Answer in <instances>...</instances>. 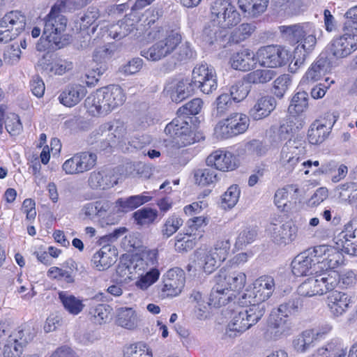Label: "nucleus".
<instances>
[{"mask_svg":"<svg viewBox=\"0 0 357 357\" xmlns=\"http://www.w3.org/2000/svg\"><path fill=\"white\" fill-rule=\"evenodd\" d=\"M68 3V0H59L52 7L50 12L45 18L43 36H45L46 44H37V50L43 51L49 47L61 49L70 43V36L64 33L68 20L61 14L65 12Z\"/></svg>","mask_w":357,"mask_h":357,"instance_id":"nucleus-1","label":"nucleus"},{"mask_svg":"<svg viewBox=\"0 0 357 357\" xmlns=\"http://www.w3.org/2000/svg\"><path fill=\"white\" fill-rule=\"evenodd\" d=\"M126 97L123 89L119 85H109L98 89L86 98V107L93 114H107L121 106Z\"/></svg>","mask_w":357,"mask_h":357,"instance_id":"nucleus-2","label":"nucleus"},{"mask_svg":"<svg viewBox=\"0 0 357 357\" xmlns=\"http://www.w3.org/2000/svg\"><path fill=\"white\" fill-rule=\"evenodd\" d=\"M211 22L222 29H231L241 20L240 13L229 1L215 0L210 6Z\"/></svg>","mask_w":357,"mask_h":357,"instance_id":"nucleus-3","label":"nucleus"},{"mask_svg":"<svg viewBox=\"0 0 357 357\" xmlns=\"http://www.w3.org/2000/svg\"><path fill=\"white\" fill-rule=\"evenodd\" d=\"M279 30L286 39L299 43L296 47H301L307 51L312 52L317 44V29L312 23L280 26Z\"/></svg>","mask_w":357,"mask_h":357,"instance_id":"nucleus-4","label":"nucleus"},{"mask_svg":"<svg viewBox=\"0 0 357 357\" xmlns=\"http://www.w3.org/2000/svg\"><path fill=\"white\" fill-rule=\"evenodd\" d=\"M252 289H246L238 298L242 305H263L275 290V281L272 276L262 275L255 280Z\"/></svg>","mask_w":357,"mask_h":357,"instance_id":"nucleus-5","label":"nucleus"},{"mask_svg":"<svg viewBox=\"0 0 357 357\" xmlns=\"http://www.w3.org/2000/svg\"><path fill=\"white\" fill-rule=\"evenodd\" d=\"M245 310L234 314L228 324L227 334L229 337L237 336L255 325L264 316L266 308L263 305H248Z\"/></svg>","mask_w":357,"mask_h":357,"instance_id":"nucleus-6","label":"nucleus"},{"mask_svg":"<svg viewBox=\"0 0 357 357\" xmlns=\"http://www.w3.org/2000/svg\"><path fill=\"white\" fill-rule=\"evenodd\" d=\"M190 86L194 91L199 89L204 94L212 93L218 88L215 68L206 63L196 65L192 70Z\"/></svg>","mask_w":357,"mask_h":357,"instance_id":"nucleus-7","label":"nucleus"},{"mask_svg":"<svg viewBox=\"0 0 357 357\" xmlns=\"http://www.w3.org/2000/svg\"><path fill=\"white\" fill-rule=\"evenodd\" d=\"M35 336V332L28 325H22L6 339L3 349L4 357H20L23 349L30 342Z\"/></svg>","mask_w":357,"mask_h":357,"instance_id":"nucleus-8","label":"nucleus"},{"mask_svg":"<svg viewBox=\"0 0 357 357\" xmlns=\"http://www.w3.org/2000/svg\"><path fill=\"white\" fill-rule=\"evenodd\" d=\"M289 51L284 47L271 45L261 47L256 52V61L261 66L274 68L285 66L289 61Z\"/></svg>","mask_w":357,"mask_h":357,"instance_id":"nucleus-9","label":"nucleus"},{"mask_svg":"<svg viewBox=\"0 0 357 357\" xmlns=\"http://www.w3.org/2000/svg\"><path fill=\"white\" fill-rule=\"evenodd\" d=\"M181 35L171 31L165 38L157 41L148 50L142 51L141 54L148 60L157 61L173 53L181 43Z\"/></svg>","mask_w":357,"mask_h":357,"instance_id":"nucleus-10","label":"nucleus"},{"mask_svg":"<svg viewBox=\"0 0 357 357\" xmlns=\"http://www.w3.org/2000/svg\"><path fill=\"white\" fill-rule=\"evenodd\" d=\"M319 273L331 271L344 262V255L337 248L326 245L312 248Z\"/></svg>","mask_w":357,"mask_h":357,"instance_id":"nucleus-11","label":"nucleus"},{"mask_svg":"<svg viewBox=\"0 0 357 357\" xmlns=\"http://www.w3.org/2000/svg\"><path fill=\"white\" fill-rule=\"evenodd\" d=\"M165 132L172 138L174 143L178 147L190 145L195 141L191 126L180 115L166 126Z\"/></svg>","mask_w":357,"mask_h":357,"instance_id":"nucleus-12","label":"nucleus"},{"mask_svg":"<svg viewBox=\"0 0 357 357\" xmlns=\"http://www.w3.org/2000/svg\"><path fill=\"white\" fill-rule=\"evenodd\" d=\"M266 231L272 240L278 245H287L296 236V227L291 222L282 220L280 217L273 219Z\"/></svg>","mask_w":357,"mask_h":357,"instance_id":"nucleus-13","label":"nucleus"},{"mask_svg":"<svg viewBox=\"0 0 357 357\" xmlns=\"http://www.w3.org/2000/svg\"><path fill=\"white\" fill-rule=\"evenodd\" d=\"M329 52L336 59L346 58L357 50V34L345 32L334 37L329 44Z\"/></svg>","mask_w":357,"mask_h":357,"instance_id":"nucleus-14","label":"nucleus"},{"mask_svg":"<svg viewBox=\"0 0 357 357\" xmlns=\"http://www.w3.org/2000/svg\"><path fill=\"white\" fill-rule=\"evenodd\" d=\"M185 273L179 268L169 269L164 275L163 284L160 289L162 298L178 296L185 284Z\"/></svg>","mask_w":357,"mask_h":357,"instance_id":"nucleus-15","label":"nucleus"},{"mask_svg":"<svg viewBox=\"0 0 357 357\" xmlns=\"http://www.w3.org/2000/svg\"><path fill=\"white\" fill-rule=\"evenodd\" d=\"M303 149L295 140L287 141L280 151L278 161L280 168L287 174L291 172L301 160Z\"/></svg>","mask_w":357,"mask_h":357,"instance_id":"nucleus-16","label":"nucleus"},{"mask_svg":"<svg viewBox=\"0 0 357 357\" xmlns=\"http://www.w3.org/2000/svg\"><path fill=\"white\" fill-rule=\"evenodd\" d=\"M140 15L137 12L131 10L116 24H112L107 30L108 35L116 40H121L137 29L138 24L141 22Z\"/></svg>","mask_w":357,"mask_h":357,"instance_id":"nucleus-17","label":"nucleus"},{"mask_svg":"<svg viewBox=\"0 0 357 357\" xmlns=\"http://www.w3.org/2000/svg\"><path fill=\"white\" fill-rule=\"evenodd\" d=\"M312 249L298 255L291 262V271L296 277L315 275L319 273Z\"/></svg>","mask_w":357,"mask_h":357,"instance_id":"nucleus-18","label":"nucleus"},{"mask_svg":"<svg viewBox=\"0 0 357 357\" xmlns=\"http://www.w3.org/2000/svg\"><path fill=\"white\" fill-rule=\"evenodd\" d=\"M290 323L281 314L272 310L268 321L265 337L268 340H275L288 333L290 330Z\"/></svg>","mask_w":357,"mask_h":357,"instance_id":"nucleus-19","label":"nucleus"},{"mask_svg":"<svg viewBox=\"0 0 357 357\" xmlns=\"http://www.w3.org/2000/svg\"><path fill=\"white\" fill-rule=\"evenodd\" d=\"M327 117L328 120H317L310 126L307 133L310 144H319L328 137L335 122V116L333 114H328Z\"/></svg>","mask_w":357,"mask_h":357,"instance_id":"nucleus-20","label":"nucleus"},{"mask_svg":"<svg viewBox=\"0 0 357 357\" xmlns=\"http://www.w3.org/2000/svg\"><path fill=\"white\" fill-rule=\"evenodd\" d=\"M215 281L224 284L230 292L238 291L243 289L246 283V275L241 271L221 268L215 277Z\"/></svg>","mask_w":357,"mask_h":357,"instance_id":"nucleus-21","label":"nucleus"},{"mask_svg":"<svg viewBox=\"0 0 357 357\" xmlns=\"http://www.w3.org/2000/svg\"><path fill=\"white\" fill-rule=\"evenodd\" d=\"M207 166L213 167L216 171L228 172L236 167V157L230 152L216 150L212 152L206 160Z\"/></svg>","mask_w":357,"mask_h":357,"instance_id":"nucleus-22","label":"nucleus"},{"mask_svg":"<svg viewBox=\"0 0 357 357\" xmlns=\"http://www.w3.org/2000/svg\"><path fill=\"white\" fill-rule=\"evenodd\" d=\"M86 89L81 84L68 85L59 96V102L66 107L77 105L86 96Z\"/></svg>","mask_w":357,"mask_h":357,"instance_id":"nucleus-23","label":"nucleus"},{"mask_svg":"<svg viewBox=\"0 0 357 357\" xmlns=\"http://www.w3.org/2000/svg\"><path fill=\"white\" fill-rule=\"evenodd\" d=\"M165 91L173 102L178 103L190 96L194 89L190 86V82L188 79H182L168 83L165 88Z\"/></svg>","mask_w":357,"mask_h":357,"instance_id":"nucleus-24","label":"nucleus"},{"mask_svg":"<svg viewBox=\"0 0 357 357\" xmlns=\"http://www.w3.org/2000/svg\"><path fill=\"white\" fill-rule=\"evenodd\" d=\"M91 261L97 270H107L116 262V250L110 245H105L93 255Z\"/></svg>","mask_w":357,"mask_h":357,"instance_id":"nucleus-25","label":"nucleus"},{"mask_svg":"<svg viewBox=\"0 0 357 357\" xmlns=\"http://www.w3.org/2000/svg\"><path fill=\"white\" fill-rule=\"evenodd\" d=\"M88 183L93 190H107L116 184L114 176L109 171L99 170L92 172L89 177Z\"/></svg>","mask_w":357,"mask_h":357,"instance_id":"nucleus-26","label":"nucleus"},{"mask_svg":"<svg viewBox=\"0 0 357 357\" xmlns=\"http://www.w3.org/2000/svg\"><path fill=\"white\" fill-rule=\"evenodd\" d=\"M256 54L249 49H243L234 54L230 59L232 68L241 71H249L254 68L256 64Z\"/></svg>","mask_w":357,"mask_h":357,"instance_id":"nucleus-27","label":"nucleus"},{"mask_svg":"<svg viewBox=\"0 0 357 357\" xmlns=\"http://www.w3.org/2000/svg\"><path fill=\"white\" fill-rule=\"evenodd\" d=\"M110 208L111 203L107 200L88 202L82 206L79 215H83L84 219L93 220L96 218L104 217Z\"/></svg>","mask_w":357,"mask_h":357,"instance_id":"nucleus-28","label":"nucleus"},{"mask_svg":"<svg viewBox=\"0 0 357 357\" xmlns=\"http://www.w3.org/2000/svg\"><path fill=\"white\" fill-rule=\"evenodd\" d=\"M195 265H197L199 270H202L207 274H211L218 267L220 262L218 259H215L212 251L199 249L195 253Z\"/></svg>","mask_w":357,"mask_h":357,"instance_id":"nucleus-29","label":"nucleus"},{"mask_svg":"<svg viewBox=\"0 0 357 357\" xmlns=\"http://www.w3.org/2000/svg\"><path fill=\"white\" fill-rule=\"evenodd\" d=\"M276 101L274 98L265 96L259 98L250 110V116L255 120H259L268 116L275 108Z\"/></svg>","mask_w":357,"mask_h":357,"instance_id":"nucleus-30","label":"nucleus"},{"mask_svg":"<svg viewBox=\"0 0 357 357\" xmlns=\"http://www.w3.org/2000/svg\"><path fill=\"white\" fill-rule=\"evenodd\" d=\"M327 298L331 312L337 317L345 312L350 303L349 296L346 293L337 290L331 291Z\"/></svg>","mask_w":357,"mask_h":357,"instance_id":"nucleus-31","label":"nucleus"},{"mask_svg":"<svg viewBox=\"0 0 357 357\" xmlns=\"http://www.w3.org/2000/svg\"><path fill=\"white\" fill-rule=\"evenodd\" d=\"M100 129L102 135L105 136L111 142L123 140L126 134V126L123 121L119 120L105 123L100 126Z\"/></svg>","mask_w":357,"mask_h":357,"instance_id":"nucleus-32","label":"nucleus"},{"mask_svg":"<svg viewBox=\"0 0 357 357\" xmlns=\"http://www.w3.org/2000/svg\"><path fill=\"white\" fill-rule=\"evenodd\" d=\"M215 282L210 294L208 305L219 307L227 304L232 299L234 294L225 287L222 283L219 281Z\"/></svg>","mask_w":357,"mask_h":357,"instance_id":"nucleus-33","label":"nucleus"},{"mask_svg":"<svg viewBox=\"0 0 357 357\" xmlns=\"http://www.w3.org/2000/svg\"><path fill=\"white\" fill-rule=\"evenodd\" d=\"M293 186L288 185L282 188L278 189L274 195V204L282 212L292 213L295 202L289 200V195L293 191ZM297 188L294 189L296 192Z\"/></svg>","mask_w":357,"mask_h":357,"instance_id":"nucleus-34","label":"nucleus"},{"mask_svg":"<svg viewBox=\"0 0 357 357\" xmlns=\"http://www.w3.org/2000/svg\"><path fill=\"white\" fill-rule=\"evenodd\" d=\"M0 23L19 35L25 28L26 17L21 12L13 10L6 14L0 20Z\"/></svg>","mask_w":357,"mask_h":357,"instance_id":"nucleus-35","label":"nucleus"},{"mask_svg":"<svg viewBox=\"0 0 357 357\" xmlns=\"http://www.w3.org/2000/svg\"><path fill=\"white\" fill-rule=\"evenodd\" d=\"M319 172L331 177L332 182L337 183L344 179L348 173V167L344 164L329 162L322 164Z\"/></svg>","mask_w":357,"mask_h":357,"instance_id":"nucleus-36","label":"nucleus"},{"mask_svg":"<svg viewBox=\"0 0 357 357\" xmlns=\"http://www.w3.org/2000/svg\"><path fill=\"white\" fill-rule=\"evenodd\" d=\"M221 175L211 166L197 169L194 172L195 183L201 186H207L217 183L220 179Z\"/></svg>","mask_w":357,"mask_h":357,"instance_id":"nucleus-37","label":"nucleus"},{"mask_svg":"<svg viewBox=\"0 0 357 357\" xmlns=\"http://www.w3.org/2000/svg\"><path fill=\"white\" fill-rule=\"evenodd\" d=\"M269 0H238L240 9L249 16L257 17L264 13Z\"/></svg>","mask_w":357,"mask_h":357,"instance_id":"nucleus-38","label":"nucleus"},{"mask_svg":"<svg viewBox=\"0 0 357 357\" xmlns=\"http://www.w3.org/2000/svg\"><path fill=\"white\" fill-rule=\"evenodd\" d=\"M329 68L328 60L324 57L319 58L308 68L303 79L308 82L318 81L328 73Z\"/></svg>","mask_w":357,"mask_h":357,"instance_id":"nucleus-39","label":"nucleus"},{"mask_svg":"<svg viewBox=\"0 0 357 357\" xmlns=\"http://www.w3.org/2000/svg\"><path fill=\"white\" fill-rule=\"evenodd\" d=\"M139 319L135 311L131 307H121L118 310L116 324L128 330H135L138 327Z\"/></svg>","mask_w":357,"mask_h":357,"instance_id":"nucleus-40","label":"nucleus"},{"mask_svg":"<svg viewBox=\"0 0 357 357\" xmlns=\"http://www.w3.org/2000/svg\"><path fill=\"white\" fill-rule=\"evenodd\" d=\"M39 65L42 69L50 75H62L66 72L70 70L73 68V63L67 60H57L50 62L45 59L39 61Z\"/></svg>","mask_w":357,"mask_h":357,"instance_id":"nucleus-41","label":"nucleus"},{"mask_svg":"<svg viewBox=\"0 0 357 357\" xmlns=\"http://www.w3.org/2000/svg\"><path fill=\"white\" fill-rule=\"evenodd\" d=\"M355 236V229L353 228L352 225H346L344 229L335 234L333 238V241L337 246L336 248L339 251L341 250L347 253V248L351 246Z\"/></svg>","mask_w":357,"mask_h":357,"instance_id":"nucleus-42","label":"nucleus"},{"mask_svg":"<svg viewBox=\"0 0 357 357\" xmlns=\"http://www.w3.org/2000/svg\"><path fill=\"white\" fill-rule=\"evenodd\" d=\"M59 298L64 309L70 314L77 315L84 309L82 301L67 291H60Z\"/></svg>","mask_w":357,"mask_h":357,"instance_id":"nucleus-43","label":"nucleus"},{"mask_svg":"<svg viewBox=\"0 0 357 357\" xmlns=\"http://www.w3.org/2000/svg\"><path fill=\"white\" fill-rule=\"evenodd\" d=\"M335 193L340 203L349 205L357 197V183L341 184L335 188Z\"/></svg>","mask_w":357,"mask_h":357,"instance_id":"nucleus-44","label":"nucleus"},{"mask_svg":"<svg viewBox=\"0 0 357 357\" xmlns=\"http://www.w3.org/2000/svg\"><path fill=\"white\" fill-rule=\"evenodd\" d=\"M312 275L298 287V292L301 296L311 297L315 295L324 294L317 275Z\"/></svg>","mask_w":357,"mask_h":357,"instance_id":"nucleus-45","label":"nucleus"},{"mask_svg":"<svg viewBox=\"0 0 357 357\" xmlns=\"http://www.w3.org/2000/svg\"><path fill=\"white\" fill-rule=\"evenodd\" d=\"M315 275H317L324 294L333 291L340 282V275L334 271H325Z\"/></svg>","mask_w":357,"mask_h":357,"instance_id":"nucleus-46","label":"nucleus"},{"mask_svg":"<svg viewBox=\"0 0 357 357\" xmlns=\"http://www.w3.org/2000/svg\"><path fill=\"white\" fill-rule=\"evenodd\" d=\"M227 119L234 136L245 132L248 128L250 119L244 114L233 113Z\"/></svg>","mask_w":357,"mask_h":357,"instance_id":"nucleus-47","label":"nucleus"},{"mask_svg":"<svg viewBox=\"0 0 357 357\" xmlns=\"http://www.w3.org/2000/svg\"><path fill=\"white\" fill-rule=\"evenodd\" d=\"M276 75V73L272 70L257 69L249 73L244 77L248 84H266L272 80Z\"/></svg>","mask_w":357,"mask_h":357,"instance_id":"nucleus-48","label":"nucleus"},{"mask_svg":"<svg viewBox=\"0 0 357 357\" xmlns=\"http://www.w3.org/2000/svg\"><path fill=\"white\" fill-rule=\"evenodd\" d=\"M123 357H153V351L146 343L137 342L124 348Z\"/></svg>","mask_w":357,"mask_h":357,"instance_id":"nucleus-49","label":"nucleus"},{"mask_svg":"<svg viewBox=\"0 0 357 357\" xmlns=\"http://www.w3.org/2000/svg\"><path fill=\"white\" fill-rule=\"evenodd\" d=\"M308 107V94L304 91H298L291 98L289 112L294 115L303 113Z\"/></svg>","mask_w":357,"mask_h":357,"instance_id":"nucleus-50","label":"nucleus"},{"mask_svg":"<svg viewBox=\"0 0 357 357\" xmlns=\"http://www.w3.org/2000/svg\"><path fill=\"white\" fill-rule=\"evenodd\" d=\"M302 304L298 298H292L281 303L277 308L273 310L278 314L288 319L289 317L294 316L301 310Z\"/></svg>","mask_w":357,"mask_h":357,"instance_id":"nucleus-51","label":"nucleus"},{"mask_svg":"<svg viewBox=\"0 0 357 357\" xmlns=\"http://www.w3.org/2000/svg\"><path fill=\"white\" fill-rule=\"evenodd\" d=\"M314 340V331L306 330L294 340L293 345L297 351L303 353L312 346Z\"/></svg>","mask_w":357,"mask_h":357,"instance_id":"nucleus-52","label":"nucleus"},{"mask_svg":"<svg viewBox=\"0 0 357 357\" xmlns=\"http://www.w3.org/2000/svg\"><path fill=\"white\" fill-rule=\"evenodd\" d=\"M158 215V212L156 209L144 207L134 212L132 217L138 225L143 226L152 224Z\"/></svg>","mask_w":357,"mask_h":357,"instance_id":"nucleus-53","label":"nucleus"},{"mask_svg":"<svg viewBox=\"0 0 357 357\" xmlns=\"http://www.w3.org/2000/svg\"><path fill=\"white\" fill-rule=\"evenodd\" d=\"M112 310V308L109 305L98 304L91 309L90 314L96 324H102L109 319Z\"/></svg>","mask_w":357,"mask_h":357,"instance_id":"nucleus-54","label":"nucleus"},{"mask_svg":"<svg viewBox=\"0 0 357 357\" xmlns=\"http://www.w3.org/2000/svg\"><path fill=\"white\" fill-rule=\"evenodd\" d=\"M310 52L301 49V47H296L294 51L293 59L289 65V71L291 73H296L304 65L307 54Z\"/></svg>","mask_w":357,"mask_h":357,"instance_id":"nucleus-55","label":"nucleus"},{"mask_svg":"<svg viewBox=\"0 0 357 357\" xmlns=\"http://www.w3.org/2000/svg\"><path fill=\"white\" fill-rule=\"evenodd\" d=\"M241 191L237 185H231L222 197V203L225 208H231L237 204Z\"/></svg>","mask_w":357,"mask_h":357,"instance_id":"nucleus-56","label":"nucleus"},{"mask_svg":"<svg viewBox=\"0 0 357 357\" xmlns=\"http://www.w3.org/2000/svg\"><path fill=\"white\" fill-rule=\"evenodd\" d=\"M5 128L12 136L19 135L23 130L22 123L17 114L10 113L5 119Z\"/></svg>","mask_w":357,"mask_h":357,"instance_id":"nucleus-57","label":"nucleus"},{"mask_svg":"<svg viewBox=\"0 0 357 357\" xmlns=\"http://www.w3.org/2000/svg\"><path fill=\"white\" fill-rule=\"evenodd\" d=\"M159 275L160 273L158 269L151 268L146 271L145 274L139 275L140 278L136 282V286L142 290H145L158 280Z\"/></svg>","mask_w":357,"mask_h":357,"instance_id":"nucleus-58","label":"nucleus"},{"mask_svg":"<svg viewBox=\"0 0 357 357\" xmlns=\"http://www.w3.org/2000/svg\"><path fill=\"white\" fill-rule=\"evenodd\" d=\"M250 87L243 82H238L230 87L229 96L234 102H239L243 100L248 95Z\"/></svg>","mask_w":357,"mask_h":357,"instance_id":"nucleus-59","label":"nucleus"},{"mask_svg":"<svg viewBox=\"0 0 357 357\" xmlns=\"http://www.w3.org/2000/svg\"><path fill=\"white\" fill-rule=\"evenodd\" d=\"M77 154L79 155L80 169H82V173L90 171L96 166L98 159L96 153L89 151H82L77 153Z\"/></svg>","mask_w":357,"mask_h":357,"instance_id":"nucleus-60","label":"nucleus"},{"mask_svg":"<svg viewBox=\"0 0 357 357\" xmlns=\"http://www.w3.org/2000/svg\"><path fill=\"white\" fill-rule=\"evenodd\" d=\"M183 222V220L176 215L169 216L163 225L162 235L166 238L170 237L178 231Z\"/></svg>","mask_w":357,"mask_h":357,"instance_id":"nucleus-61","label":"nucleus"},{"mask_svg":"<svg viewBox=\"0 0 357 357\" xmlns=\"http://www.w3.org/2000/svg\"><path fill=\"white\" fill-rule=\"evenodd\" d=\"M203 101L200 98H194L177 111V114L180 116L196 115L199 114L202 108Z\"/></svg>","mask_w":357,"mask_h":357,"instance_id":"nucleus-62","label":"nucleus"},{"mask_svg":"<svg viewBox=\"0 0 357 357\" xmlns=\"http://www.w3.org/2000/svg\"><path fill=\"white\" fill-rule=\"evenodd\" d=\"M195 238L190 235L178 234L174 243L175 250L178 252H188L195 246Z\"/></svg>","mask_w":357,"mask_h":357,"instance_id":"nucleus-63","label":"nucleus"},{"mask_svg":"<svg viewBox=\"0 0 357 357\" xmlns=\"http://www.w3.org/2000/svg\"><path fill=\"white\" fill-rule=\"evenodd\" d=\"M291 82V77L287 74L278 77L273 82V93L278 98H282L288 90Z\"/></svg>","mask_w":357,"mask_h":357,"instance_id":"nucleus-64","label":"nucleus"}]
</instances>
